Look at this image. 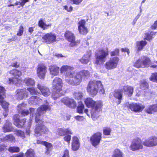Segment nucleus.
Returning <instances> with one entry per match:
<instances>
[{
    "instance_id": "7c9ffc66",
    "label": "nucleus",
    "mask_w": 157,
    "mask_h": 157,
    "mask_svg": "<svg viewBox=\"0 0 157 157\" xmlns=\"http://www.w3.org/2000/svg\"><path fill=\"white\" fill-rule=\"evenodd\" d=\"M71 70H74V68L68 65H63L60 69V72L62 73H66Z\"/></svg>"
},
{
    "instance_id": "c03bdc74",
    "label": "nucleus",
    "mask_w": 157,
    "mask_h": 157,
    "mask_svg": "<svg viewBox=\"0 0 157 157\" xmlns=\"http://www.w3.org/2000/svg\"><path fill=\"white\" fill-rule=\"evenodd\" d=\"M150 137L152 146H155L157 145V137L155 136H151Z\"/></svg>"
},
{
    "instance_id": "bb28decb",
    "label": "nucleus",
    "mask_w": 157,
    "mask_h": 157,
    "mask_svg": "<svg viewBox=\"0 0 157 157\" xmlns=\"http://www.w3.org/2000/svg\"><path fill=\"white\" fill-rule=\"evenodd\" d=\"M12 124L9 121H7L3 127V130L4 132H9L12 131Z\"/></svg>"
},
{
    "instance_id": "c85d7f7f",
    "label": "nucleus",
    "mask_w": 157,
    "mask_h": 157,
    "mask_svg": "<svg viewBox=\"0 0 157 157\" xmlns=\"http://www.w3.org/2000/svg\"><path fill=\"white\" fill-rule=\"evenodd\" d=\"M145 110L146 112L149 114L157 112V104L149 105L146 108Z\"/></svg>"
},
{
    "instance_id": "864d4df0",
    "label": "nucleus",
    "mask_w": 157,
    "mask_h": 157,
    "mask_svg": "<svg viewBox=\"0 0 157 157\" xmlns=\"http://www.w3.org/2000/svg\"><path fill=\"white\" fill-rule=\"evenodd\" d=\"M155 34V33L154 32H151L150 34H147L145 39L147 40H150L152 39L153 35Z\"/></svg>"
},
{
    "instance_id": "393cba45",
    "label": "nucleus",
    "mask_w": 157,
    "mask_h": 157,
    "mask_svg": "<svg viewBox=\"0 0 157 157\" xmlns=\"http://www.w3.org/2000/svg\"><path fill=\"white\" fill-rule=\"evenodd\" d=\"M91 51L87 52L82 58L79 60L80 62L83 64H86L89 61L91 56Z\"/></svg>"
},
{
    "instance_id": "6ab92c4d",
    "label": "nucleus",
    "mask_w": 157,
    "mask_h": 157,
    "mask_svg": "<svg viewBox=\"0 0 157 157\" xmlns=\"http://www.w3.org/2000/svg\"><path fill=\"white\" fill-rule=\"evenodd\" d=\"M86 21L82 20L78 23V30L79 33L82 34H86L88 33L87 29L85 26Z\"/></svg>"
},
{
    "instance_id": "cd10ccee",
    "label": "nucleus",
    "mask_w": 157,
    "mask_h": 157,
    "mask_svg": "<svg viewBox=\"0 0 157 157\" xmlns=\"http://www.w3.org/2000/svg\"><path fill=\"white\" fill-rule=\"evenodd\" d=\"M58 132L60 136H63L67 134H72V132L69 128H59L58 130Z\"/></svg>"
},
{
    "instance_id": "2eb2a0df",
    "label": "nucleus",
    "mask_w": 157,
    "mask_h": 157,
    "mask_svg": "<svg viewBox=\"0 0 157 157\" xmlns=\"http://www.w3.org/2000/svg\"><path fill=\"white\" fill-rule=\"evenodd\" d=\"M128 106L132 111L135 112H141L144 108V105L136 103L129 104Z\"/></svg>"
},
{
    "instance_id": "2f4dec72",
    "label": "nucleus",
    "mask_w": 157,
    "mask_h": 157,
    "mask_svg": "<svg viewBox=\"0 0 157 157\" xmlns=\"http://www.w3.org/2000/svg\"><path fill=\"white\" fill-rule=\"evenodd\" d=\"M147 44V42L145 40L137 41L136 42V48L138 51H140Z\"/></svg>"
},
{
    "instance_id": "4c0bfd02",
    "label": "nucleus",
    "mask_w": 157,
    "mask_h": 157,
    "mask_svg": "<svg viewBox=\"0 0 157 157\" xmlns=\"http://www.w3.org/2000/svg\"><path fill=\"white\" fill-rule=\"evenodd\" d=\"M98 90H99V92L100 94H104L105 93V90L101 82L100 81L98 82Z\"/></svg>"
},
{
    "instance_id": "0e129e2a",
    "label": "nucleus",
    "mask_w": 157,
    "mask_h": 157,
    "mask_svg": "<svg viewBox=\"0 0 157 157\" xmlns=\"http://www.w3.org/2000/svg\"><path fill=\"white\" fill-rule=\"evenodd\" d=\"M69 155L68 151L67 150H65L64 152V154L62 157H69Z\"/></svg>"
},
{
    "instance_id": "6e6552de",
    "label": "nucleus",
    "mask_w": 157,
    "mask_h": 157,
    "mask_svg": "<svg viewBox=\"0 0 157 157\" xmlns=\"http://www.w3.org/2000/svg\"><path fill=\"white\" fill-rule=\"evenodd\" d=\"M151 60L149 58L143 56L137 60L134 66L137 68L148 67L151 65Z\"/></svg>"
},
{
    "instance_id": "13d9d810",
    "label": "nucleus",
    "mask_w": 157,
    "mask_h": 157,
    "mask_svg": "<svg viewBox=\"0 0 157 157\" xmlns=\"http://www.w3.org/2000/svg\"><path fill=\"white\" fill-rule=\"evenodd\" d=\"M71 118V116L68 114H66L63 115V119L65 120H70Z\"/></svg>"
},
{
    "instance_id": "9b49d317",
    "label": "nucleus",
    "mask_w": 157,
    "mask_h": 157,
    "mask_svg": "<svg viewBox=\"0 0 157 157\" xmlns=\"http://www.w3.org/2000/svg\"><path fill=\"white\" fill-rule=\"evenodd\" d=\"M42 38L45 43L51 44L56 41V36L55 34L50 33L45 34Z\"/></svg>"
},
{
    "instance_id": "5701e85b",
    "label": "nucleus",
    "mask_w": 157,
    "mask_h": 157,
    "mask_svg": "<svg viewBox=\"0 0 157 157\" xmlns=\"http://www.w3.org/2000/svg\"><path fill=\"white\" fill-rule=\"evenodd\" d=\"M49 69L50 74L52 76H55L58 75L59 68L56 65H54L50 66Z\"/></svg>"
},
{
    "instance_id": "c9c22d12",
    "label": "nucleus",
    "mask_w": 157,
    "mask_h": 157,
    "mask_svg": "<svg viewBox=\"0 0 157 157\" xmlns=\"http://www.w3.org/2000/svg\"><path fill=\"white\" fill-rule=\"evenodd\" d=\"M5 89L3 86H0V101L4 99L5 96Z\"/></svg>"
},
{
    "instance_id": "20e7f679",
    "label": "nucleus",
    "mask_w": 157,
    "mask_h": 157,
    "mask_svg": "<svg viewBox=\"0 0 157 157\" xmlns=\"http://www.w3.org/2000/svg\"><path fill=\"white\" fill-rule=\"evenodd\" d=\"M10 73L14 76L13 78H7L4 81V83L6 84H14L17 86H18L21 82L20 78H18L21 75V72L19 71L16 69H13L10 71Z\"/></svg>"
},
{
    "instance_id": "c756f323",
    "label": "nucleus",
    "mask_w": 157,
    "mask_h": 157,
    "mask_svg": "<svg viewBox=\"0 0 157 157\" xmlns=\"http://www.w3.org/2000/svg\"><path fill=\"white\" fill-rule=\"evenodd\" d=\"M41 99L38 97L33 96L29 99L28 102L30 105H35L39 103Z\"/></svg>"
},
{
    "instance_id": "1a4fd4ad",
    "label": "nucleus",
    "mask_w": 157,
    "mask_h": 157,
    "mask_svg": "<svg viewBox=\"0 0 157 157\" xmlns=\"http://www.w3.org/2000/svg\"><path fill=\"white\" fill-rule=\"evenodd\" d=\"M119 61L118 57H115L111 58L105 64V68L108 70L112 69L117 67Z\"/></svg>"
},
{
    "instance_id": "f257e3e1",
    "label": "nucleus",
    "mask_w": 157,
    "mask_h": 157,
    "mask_svg": "<svg viewBox=\"0 0 157 157\" xmlns=\"http://www.w3.org/2000/svg\"><path fill=\"white\" fill-rule=\"evenodd\" d=\"M50 109V107L48 105H43L40 106L37 110V112L35 115V120L36 123L39 124L36 125L35 130V135L39 136L42 134L48 132L49 130L48 128L42 124L44 122L42 121V115L45 111Z\"/></svg>"
},
{
    "instance_id": "8fccbe9b",
    "label": "nucleus",
    "mask_w": 157,
    "mask_h": 157,
    "mask_svg": "<svg viewBox=\"0 0 157 157\" xmlns=\"http://www.w3.org/2000/svg\"><path fill=\"white\" fill-rule=\"evenodd\" d=\"M150 79L151 81L157 82V73H152Z\"/></svg>"
},
{
    "instance_id": "603ef678",
    "label": "nucleus",
    "mask_w": 157,
    "mask_h": 157,
    "mask_svg": "<svg viewBox=\"0 0 157 157\" xmlns=\"http://www.w3.org/2000/svg\"><path fill=\"white\" fill-rule=\"evenodd\" d=\"M27 90L29 91L31 94H36L35 89L33 87L28 88Z\"/></svg>"
},
{
    "instance_id": "f3484780",
    "label": "nucleus",
    "mask_w": 157,
    "mask_h": 157,
    "mask_svg": "<svg viewBox=\"0 0 157 157\" xmlns=\"http://www.w3.org/2000/svg\"><path fill=\"white\" fill-rule=\"evenodd\" d=\"M16 97L18 100H22L28 97V93L25 88L18 89L17 91Z\"/></svg>"
},
{
    "instance_id": "e433bc0d",
    "label": "nucleus",
    "mask_w": 157,
    "mask_h": 157,
    "mask_svg": "<svg viewBox=\"0 0 157 157\" xmlns=\"http://www.w3.org/2000/svg\"><path fill=\"white\" fill-rule=\"evenodd\" d=\"M84 108V105L81 101L78 102V104L77 108V112L80 113H82L83 110Z\"/></svg>"
},
{
    "instance_id": "39448f33",
    "label": "nucleus",
    "mask_w": 157,
    "mask_h": 157,
    "mask_svg": "<svg viewBox=\"0 0 157 157\" xmlns=\"http://www.w3.org/2000/svg\"><path fill=\"white\" fill-rule=\"evenodd\" d=\"M85 102L87 107H91L94 110L93 114L94 115H96L97 112H100L101 110L102 105L100 101L96 102L92 98H89L85 100Z\"/></svg>"
},
{
    "instance_id": "5fc2aeb1",
    "label": "nucleus",
    "mask_w": 157,
    "mask_h": 157,
    "mask_svg": "<svg viewBox=\"0 0 157 157\" xmlns=\"http://www.w3.org/2000/svg\"><path fill=\"white\" fill-rule=\"evenodd\" d=\"M6 149L5 145H1L0 146V155H2L5 151Z\"/></svg>"
},
{
    "instance_id": "a211bd4d",
    "label": "nucleus",
    "mask_w": 157,
    "mask_h": 157,
    "mask_svg": "<svg viewBox=\"0 0 157 157\" xmlns=\"http://www.w3.org/2000/svg\"><path fill=\"white\" fill-rule=\"evenodd\" d=\"M26 119L24 118L22 120L19 119V116L18 115H15L13 118L14 124L17 127L21 128L24 124Z\"/></svg>"
},
{
    "instance_id": "3c124183",
    "label": "nucleus",
    "mask_w": 157,
    "mask_h": 157,
    "mask_svg": "<svg viewBox=\"0 0 157 157\" xmlns=\"http://www.w3.org/2000/svg\"><path fill=\"white\" fill-rule=\"evenodd\" d=\"M24 28L23 26L21 25L18 31L17 32V35L19 36H21L22 35L23 32Z\"/></svg>"
},
{
    "instance_id": "69168bd1",
    "label": "nucleus",
    "mask_w": 157,
    "mask_h": 157,
    "mask_svg": "<svg viewBox=\"0 0 157 157\" xmlns=\"http://www.w3.org/2000/svg\"><path fill=\"white\" fill-rule=\"evenodd\" d=\"M151 28L153 29H155L157 28V20L155 21L154 24L151 25Z\"/></svg>"
},
{
    "instance_id": "ea45409f",
    "label": "nucleus",
    "mask_w": 157,
    "mask_h": 157,
    "mask_svg": "<svg viewBox=\"0 0 157 157\" xmlns=\"http://www.w3.org/2000/svg\"><path fill=\"white\" fill-rule=\"evenodd\" d=\"M46 147V153L48 154L49 153L50 151L52 149V145L50 143L47 142L45 141V143L44 144Z\"/></svg>"
},
{
    "instance_id": "7ed1b4c3",
    "label": "nucleus",
    "mask_w": 157,
    "mask_h": 157,
    "mask_svg": "<svg viewBox=\"0 0 157 157\" xmlns=\"http://www.w3.org/2000/svg\"><path fill=\"white\" fill-rule=\"evenodd\" d=\"M62 81L60 78L56 77L53 80L52 88L53 92L52 94V97L54 100L63 95L65 93L62 89Z\"/></svg>"
},
{
    "instance_id": "4d7b16f0",
    "label": "nucleus",
    "mask_w": 157,
    "mask_h": 157,
    "mask_svg": "<svg viewBox=\"0 0 157 157\" xmlns=\"http://www.w3.org/2000/svg\"><path fill=\"white\" fill-rule=\"evenodd\" d=\"M119 52L118 49H116L114 51H112L111 52V56H114L118 55Z\"/></svg>"
},
{
    "instance_id": "09e8293b",
    "label": "nucleus",
    "mask_w": 157,
    "mask_h": 157,
    "mask_svg": "<svg viewBox=\"0 0 157 157\" xmlns=\"http://www.w3.org/2000/svg\"><path fill=\"white\" fill-rule=\"evenodd\" d=\"M111 132V129L109 128H106L103 130V133L105 135H109Z\"/></svg>"
},
{
    "instance_id": "0eeeda50",
    "label": "nucleus",
    "mask_w": 157,
    "mask_h": 157,
    "mask_svg": "<svg viewBox=\"0 0 157 157\" xmlns=\"http://www.w3.org/2000/svg\"><path fill=\"white\" fill-rule=\"evenodd\" d=\"M99 81H90L88 84L87 90L92 96H95L98 92V83Z\"/></svg>"
},
{
    "instance_id": "4be33fe9",
    "label": "nucleus",
    "mask_w": 157,
    "mask_h": 157,
    "mask_svg": "<svg viewBox=\"0 0 157 157\" xmlns=\"http://www.w3.org/2000/svg\"><path fill=\"white\" fill-rule=\"evenodd\" d=\"M37 88L40 91L41 93L44 96H47L50 94V91L49 89L46 87L38 84Z\"/></svg>"
},
{
    "instance_id": "f704fd0d",
    "label": "nucleus",
    "mask_w": 157,
    "mask_h": 157,
    "mask_svg": "<svg viewBox=\"0 0 157 157\" xmlns=\"http://www.w3.org/2000/svg\"><path fill=\"white\" fill-rule=\"evenodd\" d=\"M24 82L28 86H33L35 84L34 80L32 78H25Z\"/></svg>"
},
{
    "instance_id": "bf43d9fd",
    "label": "nucleus",
    "mask_w": 157,
    "mask_h": 157,
    "mask_svg": "<svg viewBox=\"0 0 157 157\" xmlns=\"http://www.w3.org/2000/svg\"><path fill=\"white\" fill-rule=\"evenodd\" d=\"M75 119L78 121H82L84 119V117L83 116H77L75 117Z\"/></svg>"
},
{
    "instance_id": "79ce46f5",
    "label": "nucleus",
    "mask_w": 157,
    "mask_h": 157,
    "mask_svg": "<svg viewBox=\"0 0 157 157\" xmlns=\"http://www.w3.org/2000/svg\"><path fill=\"white\" fill-rule=\"evenodd\" d=\"M74 95L75 99L78 100L81 99L83 97L82 94L79 91H76L74 93Z\"/></svg>"
},
{
    "instance_id": "de8ad7c7",
    "label": "nucleus",
    "mask_w": 157,
    "mask_h": 157,
    "mask_svg": "<svg viewBox=\"0 0 157 157\" xmlns=\"http://www.w3.org/2000/svg\"><path fill=\"white\" fill-rule=\"evenodd\" d=\"M140 87L141 89H145L147 88L148 84L145 80H142L141 81Z\"/></svg>"
},
{
    "instance_id": "58836bf2",
    "label": "nucleus",
    "mask_w": 157,
    "mask_h": 157,
    "mask_svg": "<svg viewBox=\"0 0 157 157\" xmlns=\"http://www.w3.org/2000/svg\"><path fill=\"white\" fill-rule=\"evenodd\" d=\"M26 157H35L34 151L32 149L28 150L26 153Z\"/></svg>"
},
{
    "instance_id": "412c9836",
    "label": "nucleus",
    "mask_w": 157,
    "mask_h": 157,
    "mask_svg": "<svg viewBox=\"0 0 157 157\" xmlns=\"http://www.w3.org/2000/svg\"><path fill=\"white\" fill-rule=\"evenodd\" d=\"M26 105V104L24 103L20 104L17 106V110L19 113L22 116L27 115L29 113V112L24 109V108Z\"/></svg>"
},
{
    "instance_id": "680f3d73",
    "label": "nucleus",
    "mask_w": 157,
    "mask_h": 157,
    "mask_svg": "<svg viewBox=\"0 0 157 157\" xmlns=\"http://www.w3.org/2000/svg\"><path fill=\"white\" fill-rule=\"evenodd\" d=\"M71 139V136L70 135H67L66 136L64 137V139L65 141L69 142Z\"/></svg>"
},
{
    "instance_id": "aec40b11",
    "label": "nucleus",
    "mask_w": 157,
    "mask_h": 157,
    "mask_svg": "<svg viewBox=\"0 0 157 157\" xmlns=\"http://www.w3.org/2000/svg\"><path fill=\"white\" fill-rule=\"evenodd\" d=\"M121 88L122 90V92L129 96H132L133 93L134 88L132 86L125 85Z\"/></svg>"
},
{
    "instance_id": "4468645a",
    "label": "nucleus",
    "mask_w": 157,
    "mask_h": 157,
    "mask_svg": "<svg viewBox=\"0 0 157 157\" xmlns=\"http://www.w3.org/2000/svg\"><path fill=\"white\" fill-rule=\"evenodd\" d=\"M62 102L68 107L74 108L76 106V102L73 99L68 97H65L61 100Z\"/></svg>"
},
{
    "instance_id": "423d86ee",
    "label": "nucleus",
    "mask_w": 157,
    "mask_h": 157,
    "mask_svg": "<svg viewBox=\"0 0 157 157\" xmlns=\"http://www.w3.org/2000/svg\"><path fill=\"white\" fill-rule=\"evenodd\" d=\"M109 55V51L108 48L101 49L96 52L95 57V63L97 65H101L105 61L107 56Z\"/></svg>"
},
{
    "instance_id": "338daca9",
    "label": "nucleus",
    "mask_w": 157,
    "mask_h": 157,
    "mask_svg": "<svg viewBox=\"0 0 157 157\" xmlns=\"http://www.w3.org/2000/svg\"><path fill=\"white\" fill-rule=\"evenodd\" d=\"M21 2L20 3V5L21 6H23L26 2H28L29 0H21Z\"/></svg>"
},
{
    "instance_id": "ddd939ff",
    "label": "nucleus",
    "mask_w": 157,
    "mask_h": 157,
    "mask_svg": "<svg viewBox=\"0 0 157 157\" xmlns=\"http://www.w3.org/2000/svg\"><path fill=\"white\" fill-rule=\"evenodd\" d=\"M101 133L98 132L94 134L91 137V143L93 146L95 147L99 144L101 139Z\"/></svg>"
},
{
    "instance_id": "a19ab883",
    "label": "nucleus",
    "mask_w": 157,
    "mask_h": 157,
    "mask_svg": "<svg viewBox=\"0 0 157 157\" xmlns=\"http://www.w3.org/2000/svg\"><path fill=\"white\" fill-rule=\"evenodd\" d=\"M143 144L145 146L147 147H153L151 141L150 137L146 139L145 141L143 142Z\"/></svg>"
},
{
    "instance_id": "774afa93",
    "label": "nucleus",
    "mask_w": 157,
    "mask_h": 157,
    "mask_svg": "<svg viewBox=\"0 0 157 157\" xmlns=\"http://www.w3.org/2000/svg\"><path fill=\"white\" fill-rule=\"evenodd\" d=\"M10 157H24V154L23 153H20L19 154L11 156Z\"/></svg>"
},
{
    "instance_id": "37998d69",
    "label": "nucleus",
    "mask_w": 157,
    "mask_h": 157,
    "mask_svg": "<svg viewBox=\"0 0 157 157\" xmlns=\"http://www.w3.org/2000/svg\"><path fill=\"white\" fill-rule=\"evenodd\" d=\"M112 157H122V152L118 149H116L114 151V154L112 156Z\"/></svg>"
},
{
    "instance_id": "49530a36",
    "label": "nucleus",
    "mask_w": 157,
    "mask_h": 157,
    "mask_svg": "<svg viewBox=\"0 0 157 157\" xmlns=\"http://www.w3.org/2000/svg\"><path fill=\"white\" fill-rule=\"evenodd\" d=\"M3 100L4 99H2V101H0V103H1L2 107L6 111V109L8 108L9 104L8 102L5 101H4Z\"/></svg>"
},
{
    "instance_id": "9d476101",
    "label": "nucleus",
    "mask_w": 157,
    "mask_h": 157,
    "mask_svg": "<svg viewBox=\"0 0 157 157\" xmlns=\"http://www.w3.org/2000/svg\"><path fill=\"white\" fill-rule=\"evenodd\" d=\"M65 36L67 40L71 42L70 45L71 47L76 46L78 44L80 43V40H75V36L74 34L71 32L69 31L66 32Z\"/></svg>"
},
{
    "instance_id": "e2e57ef3",
    "label": "nucleus",
    "mask_w": 157,
    "mask_h": 157,
    "mask_svg": "<svg viewBox=\"0 0 157 157\" xmlns=\"http://www.w3.org/2000/svg\"><path fill=\"white\" fill-rule=\"evenodd\" d=\"M64 9L68 12L71 11L73 9V7L71 6H70L68 7L67 6H65L64 7Z\"/></svg>"
},
{
    "instance_id": "6e6d98bb",
    "label": "nucleus",
    "mask_w": 157,
    "mask_h": 157,
    "mask_svg": "<svg viewBox=\"0 0 157 157\" xmlns=\"http://www.w3.org/2000/svg\"><path fill=\"white\" fill-rule=\"evenodd\" d=\"M16 135L19 136L24 137V132L20 130H17L16 131Z\"/></svg>"
},
{
    "instance_id": "b1692460",
    "label": "nucleus",
    "mask_w": 157,
    "mask_h": 157,
    "mask_svg": "<svg viewBox=\"0 0 157 157\" xmlns=\"http://www.w3.org/2000/svg\"><path fill=\"white\" fill-rule=\"evenodd\" d=\"M123 93L121 88L114 91L113 94L114 97L118 100L117 102V105L120 104L121 102V100L122 99Z\"/></svg>"
},
{
    "instance_id": "052dcab7",
    "label": "nucleus",
    "mask_w": 157,
    "mask_h": 157,
    "mask_svg": "<svg viewBox=\"0 0 157 157\" xmlns=\"http://www.w3.org/2000/svg\"><path fill=\"white\" fill-rule=\"evenodd\" d=\"M83 0H71V1L73 3V4L78 5Z\"/></svg>"
},
{
    "instance_id": "f03ea898",
    "label": "nucleus",
    "mask_w": 157,
    "mask_h": 157,
    "mask_svg": "<svg viewBox=\"0 0 157 157\" xmlns=\"http://www.w3.org/2000/svg\"><path fill=\"white\" fill-rule=\"evenodd\" d=\"M65 74L67 82L72 85H77L79 84L82 79H85L89 76V73L87 71L82 70L76 74L73 70H71Z\"/></svg>"
},
{
    "instance_id": "72a5a7b5",
    "label": "nucleus",
    "mask_w": 157,
    "mask_h": 157,
    "mask_svg": "<svg viewBox=\"0 0 157 157\" xmlns=\"http://www.w3.org/2000/svg\"><path fill=\"white\" fill-rule=\"evenodd\" d=\"M0 139L2 141H10L12 142L15 140V138L13 135L10 134L6 136L3 138H0Z\"/></svg>"
},
{
    "instance_id": "473e14b6",
    "label": "nucleus",
    "mask_w": 157,
    "mask_h": 157,
    "mask_svg": "<svg viewBox=\"0 0 157 157\" xmlns=\"http://www.w3.org/2000/svg\"><path fill=\"white\" fill-rule=\"evenodd\" d=\"M51 25V24H46L42 19H40L38 22L39 26L44 30L50 27Z\"/></svg>"
},
{
    "instance_id": "a18cd8bd",
    "label": "nucleus",
    "mask_w": 157,
    "mask_h": 157,
    "mask_svg": "<svg viewBox=\"0 0 157 157\" xmlns=\"http://www.w3.org/2000/svg\"><path fill=\"white\" fill-rule=\"evenodd\" d=\"M8 150L11 152H17L19 151L20 148L18 147H12L9 148Z\"/></svg>"
},
{
    "instance_id": "dca6fc26",
    "label": "nucleus",
    "mask_w": 157,
    "mask_h": 157,
    "mask_svg": "<svg viewBox=\"0 0 157 157\" xmlns=\"http://www.w3.org/2000/svg\"><path fill=\"white\" fill-rule=\"evenodd\" d=\"M47 68L43 64L39 65L37 70V74L38 77L40 79H44L47 72Z\"/></svg>"
},
{
    "instance_id": "a878e982",
    "label": "nucleus",
    "mask_w": 157,
    "mask_h": 157,
    "mask_svg": "<svg viewBox=\"0 0 157 157\" xmlns=\"http://www.w3.org/2000/svg\"><path fill=\"white\" fill-rule=\"evenodd\" d=\"M79 143L77 137L74 136L73 138V142L72 144V148L73 151L78 150L79 147Z\"/></svg>"
},
{
    "instance_id": "f8f14e48",
    "label": "nucleus",
    "mask_w": 157,
    "mask_h": 157,
    "mask_svg": "<svg viewBox=\"0 0 157 157\" xmlns=\"http://www.w3.org/2000/svg\"><path fill=\"white\" fill-rule=\"evenodd\" d=\"M143 147L142 141L138 138L133 140L130 146L131 149L133 151L142 149Z\"/></svg>"
}]
</instances>
